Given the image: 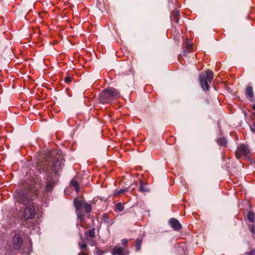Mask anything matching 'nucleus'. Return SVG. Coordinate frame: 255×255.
Wrapping results in <instances>:
<instances>
[{"label": "nucleus", "mask_w": 255, "mask_h": 255, "mask_svg": "<svg viewBox=\"0 0 255 255\" xmlns=\"http://www.w3.org/2000/svg\"><path fill=\"white\" fill-rule=\"evenodd\" d=\"M21 252L22 255H29L32 251V247L30 242L28 244H24Z\"/></svg>", "instance_id": "obj_10"}, {"label": "nucleus", "mask_w": 255, "mask_h": 255, "mask_svg": "<svg viewBox=\"0 0 255 255\" xmlns=\"http://www.w3.org/2000/svg\"><path fill=\"white\" fill-rule=\"evenodd\" d=\"M246 96L251 99L254 98L253 88L251 86H249L247 87L246 91Z\"/></svg>", "instance_id": "obj_14"}, {"label": "nucleus", "mask_w": 255, "mask_h": 255, "mask_svg": "<svg viewBox=\"0 0 255 255\" xmlns=\"http://www.w3.org/2000/svg\"><path fill=\"white\" fill-rule=\"evenodd\" d=\"M185 49L183 50V53L185 55L186 53L192 51V43L190 41L187 40L185 43Z\"/></svg>", "instance_id": "obj_12"}, {"label": "nucleus", "mask_w": 255, "mask_h": 255, "mask_svg": "<svg viewBox=\"0 0 255 255\" xmlns=\"http://www.w3.org/2000/svg\"><path fill=\"white\" fill-rule=\"evenodd\" d=\"M134 185V187H133L132 189H133L134 188L135 186H136L137 185V183H136Z\"/></svg>", "instance_id": "obj_35"}, {"label": "nucleus", "mask_w": 255, "mask_h": 255, "mask_svg": "<svg viewBox=\"0 0 255 255\" xmlns=\"http://www.w3.org/2000/svg\"><path fill=\"white\" fill-rule=\"evenodd\" d=\"M253 115H254V116L255 117V112L253 113Z\"/></svg>", "instance_id": "obj_36"}, {"label": "nucleus", "mask_w": 255, "mask_h": 255, "mask_svg": "<svg viewBox=\"0 0 255 255\" xmlns=\"http://www.w3.org/2000/svg\"><path fill=\"white\" fill-rule=\"evenodd\" d=\"M124 210V206L122 202H119L115 205V212H122Z\"/></svg>", "instance_id": "obj_15"}, {"label": "nucleus", "mask_w": 255, "mask_h": 255, "mask_svg": "<svg viewBox=\"0 0 255 255\" xmlns=\"http://www.w3.org/2000/svg\"><path fill=\"white\" fill-rule=\"evenodd\" d=\"M138 191L141 192H149V189L143 185V182H140V186L138 188Z\"/></svg>", "instance_id": "obj_16"}, {"label": "nucleus", "mask_w": 255, "mask_h": 255, "mask_svg": "<svg viewBox=\"0 0 255 255\" xmlns=\"http://www.w3.org/2000/svg\"><path fill=\"white\" fill-rule=\"evenodd\" d=\"M252 131L255 133V123L253 125V126L250 127Z\"/></svg>", "instance_id": "obj_30"}, {"label": "nucleus", "mask_w": 255, "mask_h": 255, "mask_svg": "<svg viewBox=\"0 0 255 255\" xmlns=\"http://www.w3.org/2000/svg\"><path fill=\"white\" fill-rule=\"evenodd\" d=\"M79 246H80L81 249H85L87 247V245L85 243H80Z\"/></svg>", "instance_id": "obj_26"}, {"label": "nucleus", "mask_w": 255, "mask_h": 255, "mask_svg": "<svg viewBox=\"0 0 255 255\" xmlns=\"http://www.w3.org/2000/svg\"><path fill=\"white\" fill-rule=\"evenodd\" d=\"M127 190H128V189H121L120 190H119L118 191H115L114 192V195L117 196V195H120V194L127 191Z\"/></svg>", "instance_id": "obj_23"}, {"label": "nucleus", "mask_w": 255, "mask_h": 255, "mask_svg": "<svg viewBox=\"0 0 255 255\" xmlns=\"http://www.w3.org/2000/svg\"><path fill=\"white\" fill-rule=\"evenodd\" d=\"M72 80V79L69 76H67L65 78V81L67 83H70L71 82Z\"/></svg>", "instance_id": "obj_29"}, {"label": "nucleus", "mask_w": 255, "mask_h": 255, "mask_svg": "<svg viewBox=\"0 0 255 255\" xmlns=\"http://www.w3.org/2000/svg\"><path fill=\"white\" fill-rule=\"evenodd\" d=\"M76 225H77V227L78 228L79 226L83 227V226L82 225L81 223H77Z\"/></svg>", "instance_id": "obj_32"}, {"label": "nucleus", "mask_w": 255, "mask_h": 255, "mask_svg": "<svg viewBox=\"0 0 255 255\" xmlns=\"http://www.w3.org/2000/svg\"><path fill=\"white\" fill-rule=\"evenodd\" d=\"M102 219L103 221L105 223H108L109 222V217L108 216L104 214L102 216Z\"/></svg>", "instance_id": "obj_24"}, {"label": "nucleus", "mask_w": 255, "mask_h": 255, "mask_svg": "<svg viewBox=\"0 0 255 255\" xmlns=\"http://www.w3.org/2000/svg\"><path fill=\"white\" fill-rule=\"evenodd\" d=\"M104 253L103 251L97 249L95 252V255H103Z\"/></svg>", "instance_id": "obj_25"}, {"label": "nucleus", "mask_w": 255, "mask_h": 255, "mask_svg": "<svg viewBox=\"0 0 255 255\" xmlns=\"http://www.w3.org/2000/svg\"><path fill=\"white\" fill-rule=\"evenodd\" d=\"M128 243V240L124 239L122 240V243L123 245H126Z\"/></svg>", "instance_id": "obj_31"}, {"label": "nucleus", "mask_w": 255, "mask_h": 255, "mask_svg": "<svg viewBox=\"0 0 255 255\" xmlns=\"http://www.w3.org/2000/svg\"><path fill=\"white\" fill-rule=\"evenodd\" d=\"M208 91H209V86H208Z\"/></svg>", "instance_id": "obj_37"}, {"label": "nucleus", "mask_w": 255, "mask_h": 255, "mask_svg": "<svg viewBox=\"0 0 255 255\" xmlns=\"http://www.w3.org/2000/svg\"><path fill=\"white\" fill-rule=\"evenodd\" d=\"M172 15L176 20V22L178 23L179 21V18H178V17L179 15V11L177 10H174L172 12Z\"/></svg>", "instance_id": "obj_20"}, {"label": "nucleus", "mask_w": 255, "mask_h": 255, "mask_svg": "<svg viewBox=\"0 0 255 255\" xmlns=\"http://www.w3.org/2000/svg\"><path fill=\"white\" fill-rule=\"evenodd\" d=\"M246 255H255V249L252 250L251 252L246 253Z\"/></svg>", "instance_id": "obj_27"}, {"label": "nucleus", "mask_w": 255, "mask_h": 255, "mask_svg": "<svg viewBox=\"0 0 255 255\" xmlns=\"http://www.w3.org/2000/svg\"><path fill=\"white\" fill-rule=\"evenodd\" d=\"M79 235L81 237L82 236V232L79 229Z\"/></svg>", "instance_id": "obj_34"}, {"label": "nucleus", "mask_w": 255, "mask_h": 255, "mask_svg": "<svg viewBox=\"0 0 255 255\" xmlns=\"http://www.w3.org/2000/svg\"><path fill=\"white\" fill-rule=\"evenodd\" d=\"M74 206L76 208V213L77 215V219L80 221H84V217L85 215L83 214V211L89 214L91 211V206L88 203L85 202L84 200L82 198H77L74 199ZM87 218L90 217V214H87L86 216Z\"/></svg>", "instance_id": "obj_2"}, {"label": "nucleus", "mask_w": 255, "mask_h": 255, "mask_svg": "<svg viewBox=\"0 0 255 255\" xmlns=\"http://www.w3.org/2000/svg\"><path fill=\"white\" fill-rule=\"evenodd\" d=\"M71 185L75 188V190L77 192H78L80 191L78 181L72 180L71 181Z\"/></svg>", "instance_id": "obj_18"}, {"label": "nucleus", "mask_w": 255, "mask_h": 255, "mask_svg": "<svg viewBox=\"0 0 255 255\" xmlns=\"http://www.w3.org/2000/svg\"><path fill=\"white\" fill-rule=\"evenodd\" d=\"M199 81L203 90L206 91L207 90V71H204L200 73Z\"/></svg>", "instance_id": "obj_7"}, {"label": "nucleus", "mask_w": 255, "mask_h": 255, "mask_svg": "<svg viewBox=\"0 0 255 255\" xmlns=\"http://www.w3.org/2000/svg\"><path fill=\"white\" fill-rule=\"evenodd\" d=\"M22 245L23 239L19 234H15L8 242L9 247L14 250H19Z\"/></svg>", "instance_id": "obj_6"}, {"label": "nucleus", "mask_w": 255, "mask_h": 255, "mask_svg": "<svg viewBox=\"0 0 255 255\" xmlns=\"http://www.w3.org/2000/svg\"><path fill=\"white\" fill-rule=\"evenodd\" d=\"M120 97L119 91L114 88H106L99 96V101L102 104L110 103Z\"/></svg>", "instance_id": "obj_3"}, {"label": "nucleus", "mask_w": 255, "mask_h": 255, "mask_svg": "<svg viewBox=\"0 0 255 255\" xmlns=\"http://www.w3.org/2000/svg\"><path fill=\"white\" fill-rule=\"evenodd\" d=\"M170 226L175 230L178 231L181 229L182 226L175 218H171L169 221Z\"/></svg>", "instance_id": "obj_9"}, {"label": "nucleus", "mask_w": 255, "mask_h": 255, "mask_svg": "<svg viewBox=\"0 0 255 255\" xmlns=\"http://www.w3.org/2000/svg\"><path fill=\"white\" fill-rule=\"evenodd\" d=\"M95 228H94L90 230L88 233H85V235L86 237H89L92 238H94L95 237Z\"/></svg>", "instance_id": "obj_17"}, {"label": "nucleus", "mask_w": 255, "mask_h": 255, "mask_svg": "<svg viewBox=\"0 0 255 255\" xmlns=\"http://www.w3.org/2000/svg\"><path fill=\"white\" fill-rule=\"evenodd\" d=\"M247 216L248 220L250 221L254 222L255 221V215L254 213L252 212H249Z\"/></svg>", "instance_id": "obj_19"}, {"label": "nucleus", "mask_w": 255, "mask_h": 255, "mask_svg": "<svg viewBox=\"0 0 255 255\" xmlns=\"http://www.w3.org/2000/svg\"><path fill=\"white\" fill-rule=\"evenodd\" d=\"M251 232L253 235L254 238H255V225L252 226Z\"/></svg>", "instance_id": "obj_28"}, {"label": "nucleus", "mask_w": 255, "mask_h": 255, "mask_svg": "<svg viewBox=\"0 0 255 255\" xmlns=\"http://www.w3.org/2000/svg\"><path fill=\"white\" fill-rule=\"evenodd\" d=\"M235 155L238 159L240 158L247 159L250 157L251 152L248 146L241 144L238 146Z\"/></svg>", "instance_id": "obj_5"}, {"label": "nucleus", "mask_w": 255, "mask_h": 255, "mask_svg": "<svg viewBox=\"0 0 255 255\" xmlns=\"http://www.w3.org/2000/svg\"><path fill=\"white\" fill-rule=\"evenodd\" d=\"M35 212L33 206H29L26 207L24 209L23 216L25 219H32L35 217Z\"/></svg>", "instance_id": "obj_8"}, {"label": "nucleus", "mask_w": 255, "mask_h": 255, "mask_svg": "<svg viewBox=\"0 0 255 255\" xmlns=\"http://www.w3.org/2000/svg\"><path fill=\"white\" fill-rule=\"evenodd\" d=\"M141 240L139 239H136V248L137 251H138L140 250V247H141Z\"/></svg>", "instance_id": "obj_21"}, {"label": "nucleus", "mask_w": 255, "mask_h": 255, "mask_svg": "<svg viewBox=\"0 0 255 255\" xmlns=\"http://www.w3.org/2000/svg\"><path fill=\"white\" fill-rule=\"evenodd\" d=\"M79 255H87L85 253L81 252L79 253Z\"/></svg>", "instance_id": "obj_33"}, {"label": "nucleus", "mask_w": 255, "mask_h": 255, "mask_svg": "<svg viewBox=\"0 0 255 255\" xmlns=\"http://www.w3.org/2000/svg\"><path fill=\"white\" fill-rule=\"evenodd\" d=\"M217 142L220 146H226L227 144V140L224 137H221L217 139Z\"/></svg>", "instance_id": "obj_13"}, {"label": "nucleus", "mask_w": 255, "mask_h": 255, "mask_svg": "<svg viewBox=\"0 0 255 255\" xmlns=\"http://www.w3.org/2000/svg\"><path fill=\"white\" fill-rule=\"evenodd\" d=\"M112 253L113 255H125L124 253L123 249L118 246L114 247Z\"/></svg>", "instance_id": "obj_11"}, {"label": "nucleus", "mask_w": 255, "mask_h": 255, "mask_svg": "<svg viewBox=\"0 0 255 255\" xmlns=\"http://www.w3.org/2000/svg\"><path fill=\"white\" fill-rule=\"evenodd\" d=\"M43 157L38 159L37 165V171L40 174H42L45 180V191L46 192H51L55 185L57 181L56 175L58 169L62 164V159H57L54 163H52V166L47 159L43 160Z\"/></svg>", "instance_id": "obj_1"}, {"label": "nucleus", "mask_w": 255, "mask_h": 255, "mask_svg": "<svg viewBox=\"0 0 255 255\" xmlns=\"http://www.w3.org/2000/svg\"><path fill=\"white\" fill-rule=\"evenodd\" d=\"M14 196L17 202L24 205L30 204L31 202L27 193L24 192L21 190H17L14 193Z\"/></svg>", "instance_id": "obj_4"}, {"label": "nucleus", "mask_w": 255, "mask_h": 255, "mask_svg": "<svg viewBox=\"0 0 255 255\" xmlns=\"http://www.w3.org/2000/svg\"><path fill=\"white\" fill-rule=\"evenodd\" d=\"M214 74L213 72L208 69V82H210L213 79Z\"/></svg>", "instance_id": "obj_22"}]
</instances>
